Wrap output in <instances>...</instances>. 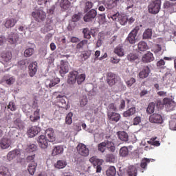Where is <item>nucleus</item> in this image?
<instances>
[{
	"label": "nucleus",
	"mask_w": 176,
	"mask_h": 176,
	"mask_svg": "<svg viewBox=\"0 0 176 176\" xmlns=\"http://www.w3.org/2000/svg\"><path fill=\"white\" fill-rule=\"evenodd\" d=\"M67 166V162L64 160H58L57 163L55 164V167L56 168H64Z\"/></svg>",
	"instance_id": "49"
},
{
	"label": "nucleus",
	"mask_w": 176,
	"mask_h": 176,
	"mask_svg": "<svg viewBox=\"0 0 176 176\" xmlns=\"http://www.w3.org/2000/svg\"><path fill=\"white\" fill-rule=\"evenodd\" d=\"M32 16L35 21H37V23H42V21H45V19H46V12L42 10H36L32 13Z\"/></svg>",
	"instance_id": "3"
},
{
	"label": "nucleus",
	"mask_w": 176,
	"mask_h": 176,
	"mask_svg": "<svg viewBox=\"0 0 176 176\" xmlns=\"http://www.w3.org/2000/svg\"><path fill=\"white\" fill-rule=\"evenodd\" d=\"M98 151L104 153L107 151V142H102L98 144Z\"/></svg>",
	"instance_id": "41"
},
{
	"label": "nucleus",
	"mask_w": 176,
	"mask_h": 176,
	"mask_svg": "<svg viewBox=\"0 0 176 176\" xmlns=\"http://www.w3.org/2000/svg\"><path fill=\"white\" fill-rule=\"evenodd\" d=\"M107 176H115L116 175V168L115 166H110L106 172Z\"/></svg>",
	"instance_id": "44"
},
{
	"label": "nucleus",
	"mask_w": 176,
	"mask_h": 176,
	"mask_svg": "<svg viewBox=\"0 0 176 176\" xmlns=\"http://www.w3.org/2000/svg\"><path fill=\"white\" fill-rule=\"evenodd\" d=\"M8 41L11 45L16 43L19 41V34L17 33H11L8 36Z\"/></svg>",
	"instance_id": "26"
},
{
	"label": "nucleus",
	"mask_w": 176,
	"mask_h": 176,
	"mask_svg": "<svg viewBox=\"0 0 176 176\" xmlns=\"http://www.w3.org/2000/svg\"><path fill=\"white\" fill-rule=\"evenodd\" d=\"M71 2L68 0H62L60 3V8H63V9H67L69 6H70Z\"/></svg>",
	"instance_id": "52"
},
{
	"label": "nucleus",
	"mask_w": 176,
	"mask_h": 176,
	"mask_svg": "<svg viewBox=\"0 0 176 176\" xmlns=\"http://www.w3.org/2000/svg\"><path fill=\"white\" fill-rule=\"evenodd\" d=\"M14 124H15L16 129H19V130H23L24 127L25 126L24 124V122L21 121L20 118H17L14 121Z\"/></svg>",
	"instance_id": "32"
},
{
	"label": "nucleus",
	"mask_w": 176,
	"mask_h": 176,
	"mask_svg": "<svg viewBox=\"0 0 176 176\" xmlns=\"http://www.w3.org/2000/svg\"><path fill=\"white\" fill-rule=\"evenodd\" d=\"M155 102H150L147 107L146 113H148V115L153 113V112H155Z\"/></svg>",
	"instance_id": "42"
},
{
	"label": "nucleus",
	"mask_w": 176,
	"mask_h": 176,
	"mask_svg": "<svg viewBox=\"0 0 176 176\" xmlns=\"http://www.w3.org/2000/svg\"><path fill=\"white\" fill-rule=\"evenodd\" d=\"M85 79H86L85 74H78L76 77V82L78 85H82V83L85 82Z\"/></svg>",
	"instance_id": "40"
},
{
	"label": "nucleus",
	"mask_w": 176,
	"mask_h": 176,
	"mask_svg": "<svg viewBox=\"0 0 176 176\" xmlns=\"http://www.w3.org/2000/svg\"><path fill=\"white\" fill-rule=\"evenodd\" d=\"M149 74H151V69L148 66H144L140 72L138 76L140 79H145L149 76Z\"/></svg>",
	"instance_id": "16"
},
{
	"label": "nucleus",
	"mask_w": 176,
	"mask_h": 176,
	"mask_svg": "<svg viewBox=\"0 0 176 176\" xmlns=\"http://www.w3.org/2000/svg\"><path fill=\"white\" fill-rule=\"evenodd\" d=\"M64 152V147L63 146H54L52 155V156H57V155H61Z\"/></svg>",
	"instance_id": "23"
},
{
	"label": "nucleus",
	"mask_w": 176,
	"mask_h": 176,
	"mask_svg": "<svg viewBox=\"0 0 176 176\" xmlns=\"http://www.w3.org/2000/svg\"><path fill=\"white\" fill-rule=\"evenodd\" d=\"M126 58L131 63H134V61H138L140 58H138V55L134 53H130L127 55Z\"/></svg>",
	"instance_id": "33"
},
{
	"label": "nucleus",
	"mask_w": 176,
	"mask_h": 176,
	"mask_svg": "<svg viewBox=\"0 0 176 176\" xmlns=\"http://www.w3.org/2000/svg\"><path fill=\"white\" fill-rule=\"evenodd\" d=\"M160 8H162V0L151 1L148 6V12L151 14H157L160 12Z\"/></svg>",
	"instance_id": "1"
},
{
	"label": "nucleus",
	"mask_w": 176,
	"mask_h": 176,
	"mask_svg": "<svg viewBox=\"0 0 176 176\" xmlns=\"http://www.w3.org/2000/svg\"><path fill=\"white\" fill-rule=\"evenodd\" d=\"M138 47L140 52H145L148 49V44L144 41H140L138 45Z\"/></svg>",
	"instance_id": "38"
},
{
	"label": "nucleus",
	"mask_w": 176,
	"mask_h": 176,
	"mask_svg": "<svg viewBox=\"0 0 176 176\" xmlns=\"http://www.w3.org/2000/svg\"><path fill=\"white\" fill-rule=\"evenodd\" d=\"M72 116H74V113H72V112H70L67 115L65 118L66 124H72Z\"/></svg>",
	"instance_id": "50"
},
{
	"label": "nucleus",
	"mask_w": 176,
	"mask_h": 176,
	"mask_svg": "<svg viewBox=\"0 0 176 176\" xmlns=\"http://www.w3.org/2000/svg\"><path fill=\"white\" fill-rule=\"evenodd\" d=\"M87 45H89V41L82 40L76 45V47L79 50L80 49H83V47H85V46H87Z\"/></svg>",
	"instance_id": "45"
},
{
	"label": "nucleus",
	"mask_w": 176,
	"mask_h": 176,
	"mask_svg": "<svg viewBox=\"0 0 176 176\" xmlns=\"http://www.w3.org/2000/svg\"><path fill=\"white\" fill-rule=\"evenodd\" d=\"M69 71V67L68 66V62L64 60L60 61V66L59 69V73L61 76H64L65 74H68Z\"/></svg>",
	"instance_id": "13"
},
{
	"label": "nucleus",
	"mask_w": 176,
	"mask_h": 176,
	"mask_svg": "<svg viewBox=\"0 0 176 176\" xmlns=\"http://www.w3.org/2000/svg\"><path fill=\"white\" fill-rule=\"evenodd\" d=\"M140 31V26H136L128 35L126 42H129L131 45H134L137 41V35Z\"/></svg>",
	"instance_id": "5"
},
{
	"label": "nucleus",
	"mask_w": 176,
	"mask_h": 176,
	"mask_svg": "<svg viewBox=\"0 0 176 176\" xmlns=\"http://www.w3.org/2000/svg\"><path fill=\"white\" fill-rule=\"evenodd\" d=\"M0 176H12V171L6 166H1Z\"/></svg>",
	"instance_id": "24"
},
{
	"label": "nucleus",
	"mask_w": 176,
	"mask_h": 176,
	"mask_svg": "<svg viewBox=\"0 0 176 176\" xmlns=\"http://www.w3.org/2000/svg\"><path fill=\"white\" fill-rule=\"evenodd\" d=\"M78 75H79L78 71L70 72L67 78V83L69 85H75V83H76V78Z\"/></svg>",
	"instance_id": "12"
},
{
	"label": "nucleus",
	"mask_w": 176,
	"mask_h": 176,
	"mask_svg": "<svg viewBox=\"0 0 176 176\" xmlns=\"http://www.w3.org/2000/svg\"><path fill=\"white\" fill-rule=\"evenodd\" d=\"M60 83V78H55L52 80H47L45 82V86L46 87H49L50 89H52V87H54L56 85H58Z\"/></svg>",
	"instance_id": "20"
},
{
	"label": "nucleus",
	"mask_w": 176,
	"mask_h": 176,
	"mask_svg": "<svg viewBox=\"0 0 176 176\" xmlns=\"http://www.w3.org/2000/svg\"><path fill=\"white\" fill-rule=\"evenodd\" d=\"M91 8H93V2L91 1H87L85 3V13H86L87 12H89V10H90V9H91Z\"/></svg>",
	"instance_id": "53"
},
{
	"label": "nucleus",
	"mask_w": 176,
	"mask_h": 176,
	"mask_svg": "<svg viewBox=\"0 0 176 176\" xmlns=\"http://www.w3.org/2000/svg\"><path fill=\"white\" fill-rule=\"evenodd\" d=\"M149 163H151V159L144 158L142 160L140 166L142 168L146 170V167H147L148 164H149Z\"/></svg>",
	"instance_id": "48"
},
{
	"label": "nucleus",
	"mask_w": 176,
	"mask_h": 176,
	"mask_svg": "<svg viewBox=\"0 0 176 176\" xmlns=\"http://www.w3.org/2000/svg\"><path fill=\"white\" fill-rule=\"evenodd\" d=\"M169 128L170 130H176V121H174V120L170 121Z\"/></svg>",
	"instance_id": "59"
},
{
	"label": "nucleus",
	"mask_w": 176,
	"mask_h": 176,
	"mask_svg": "<svg viewBox=\"0 0 176 176\" xmlns=\"http://www.w3.org/2000/svg\"><path fill=\"white\" fill-rule=\"evenodd\" d=\"M76 151L77 153H78L80 156H82V157H87V156L90 155V149L83 143H80L77 145Z\"/></svg>",
	"instance_id": "2"
},
{
	"label": "nucleus",
	"mask_w": 176,
	"mask_h": 176,
	"mask_svg": "<svg viewBox=\"0 0 176 176\" xmlns=\"http://www.w3.org/2000/svg\"><path fill=\"white\" fill-rule=\"evenodd\" d=\"M126 83L129 87H131V86H133V85L135 83V78H131L129 80L126 82Z\"/></svg>",
	"instance_id": "57"
},
{
	"label": "nucleus",
	"mask_w": 176,
	"mask_h": 176,
	"mask_svg": "<svg viewBox=\"0 0 176 176\" xmlns=\"http://www.w3.org/2000/svg\"><path fill=\"white\" fill-rule=\"evenodd\" d=\"M38 166V164L35 162L30 163L28 167V170L29 171V174L30 175H34L35 174V171H36V167Z\"/></svg>",
	"instance_id": "27"
},
{
	"label": "nucleus",
	"mask_w": 176,
	"mask_h": 176,
	"mask_svg": "<svg viewBox=\"0 0 176 176\" xmlns=\"http://www.w3.org/2000/svg\"><path fill=\"white\" fill-rule=\"evenodd\" d=\"M114 53L119 57H123L124 56V50L122 45H118L114 49Z\"/></svg>",
	"instance_id": "30"
},
{
	"label": "nucleus",
	"mask_w": 176,
	"mask_h": 176,
	"mask_svg": "<svg viewBox=\"0 0 176 176\" xmlns=\"http://www.w3.org/2000/svg\"><path fill=\"white\" fill-rule=\"evenodd\" d=\"M107 9H113L116 6V2L113 0H108L104 3Z\"/></svg>",
	"instance_id": "37"
},
{
	"label": "nucleus",
	"mask_w": 176,
	"mask_h": 176,
	"mask_svg": "<svg viewBox=\"0 0 176 176\" xmlns=\"http://www.w3.org/2000/svg\"><path fill=\"white\" fill-rule=\"evenodd\" d=\"M91 54L89 52H85L82 54V58H84V60H87V58H89V57H90Z\"/></svg>",
	"instance_id": "64"
},
{
	"label": "nucleus",
	"mask_w": 176,
	"mask_h": 176,
	"mask_svg": "<svg viewBox=\"0 0 176 176\" xmlns=\"http://www.w3.org/2000/svg\"><path fill=\"white\" fill-rule=\"evenodd\" d=\"M12 145V140L8 138H3L0 140V148L1 149H8Z\"/></svg>",
	"instance_id": "15"
},
{
	"label": "nucleus",
	"mask_w": 176,
	"mask_h": 176,
	"mask_svg": "<svg viewBox=\"0 0 176 176\" xmlns=\"http://www.w3.org/2000/svg\"><path fill=\"white\" fill-rule=\"evenodd\" d=\"M141 123V118L140 117H136L133 120V124L134 126H137Z\"/></svg>",
	"instance_id": "63"
},
{
	"label": "nucleus",
	"mask_w": 176,
	"mask_h": 176,
	"mask_svg": "<svg viewBox=\"0 0 176 176\" xmlns=\"http://www.w3.org/2000/svg\"><path fill=\"white\" fill-rule=\"evenodd\" d=\"M119 79H120V78L107 79V83L109 85H110L112 87V86H114V85L116 84V82L119 80Z\"/></svg>",
	"instance_id": "54"
},
{
	"label": "nucleus",
	"mask_w": 176,
	"mask_h": 176,
	"mask_svg": "<svg viewBox=\"0 0 176 176\" xmlns=\"http://www.w3.org/2000/svg\"><path fill=\"white\" fill-rule=\"evenodd\" d=\"M107 118L110 122H115V123H118L119 120H120V115L119 113H116L115 111H107Z\"/></svg>",
	"instance_id": "11"
},
{
	"label": "nucleus",
	"mask_w": 176,
	"mask_h": 176,
	"mask_svg": "<svg viewBox=\"0 0 176 176\" xmlns=\"http://www.w3.org/2000/svg\"><path fill=\"white\" fill-rule=\"evenodd\" d=\"M65 98H67V97L64 94H59L56 96V101L58 107H60V108H63L67 111L69 109V107H68V104H67Z\"/></svg>",
	"instance_id": "6"
},
{
	"label": "nucleus",
	"mask_w": 176,
	"mask_h": 176,
	"mask_svg": "<svg viewBox=\"0 0 176 176\" xmlns=\"http://www.w3.org/2000/svg\"><path fill=\"white\" fill-rule=\"evenodd\" d=\"M39 112H41V110L39 109H37L32 115L30 116V120L31 122H36L37 120H39L41 119V115L39 114Z\"/></svg>",
	"instance_id": "28"
},
{
	"label": "nucleus",
	"mask_w": 176,
	"mask_h": 176,
	"mask_svg": "<svg viewBox=\"0 0 176 176\" xmlns=\"http://www.w3.org/2000/svg\"><path fill=\"white\" fill-rule=\"evenodd\" d=\"M149 122L151 123H157L162 124L163 123V117L158 113H153L149 116Z\"/></svg>",
	"instance_id": "10"
},
{
	"label": "nucleus",
	"mask_w": 176,
	"mask_h": 176,
	"mask_svg": "<svg viewBox=\"0 0 176 176\" xmlns=\"http://www.w3.org/2000/svg\"><path fill=\"white\" fill-rule=\"evenodd\" d=\"M1 58L6 63L12 60V52H3L1 54Z\"/></svg>",
	"instance_id": "36"
},
{
	"label": "nucleus",
	"mask_w": 176,
	"mask_h": 176,
	"mask_svg": "<svg viewBox=\"0 0 176 176\" xmlns=\"http://www.w3.org/2000/svg\"><path fill=\"white\" fill-rule=\"evenodd\" d=\"M82 34L85 39H90L91 38V35H94L91 33V31H90L87 28L83 29Z\"/></svg>",
	"instance_id": "39"
},
{
	"label": "nucleus",
	"mask_w": 176,
	"mask_h": 176,
	"mask_svg": "<svg viewBox=\"0 0 176 176\" xmlns=\"http://www.w3.org/2000/svg\"><path fill=\"white\" fill-rule=\"evenodd\" d=\"M38 144L41 149H46L49 146V139L46 136L41 135L38 138Z\"/></svg>",
	"instance_id": "9"
},
{
	"label": "nucleus",
	"mask_w": 176,
	"mask_h": 176,
	"mask_svg": "<svg viewBox=\"0 0 176 176\" xmlns=\"http://www.w3.org/2000/svg\"><path fill=\"white\" fill-rule=\"evenodd\" d=\"M8 109H10L12 111H16V104H14V102H10L8 106Z\"/></svg>",
	"instance_id": "58"
},
{
	"label": "nucleus",
	"mask_w": 176,
	"mask_h": 176,
	"mask_svg": "<svg viewBox=\"0 0 176 176\" xmlns=\"http://www.w3.org/2000/svg\"><path fill=\"white\" fill-rule=\"evenodd\" d=\"M37 146H36V144H32L28 146V150L30 151V152H35V151H36L37 149Z\"/></svg>",
	"instance_id": "55"
},
{
	"label": "nucleus",
	"mask_w": 176,
	"mask_h": 176,
	"mask_svg": "<svg viewBox=\"0 0 176 176\" xmlns=\"http://www.w3.org/2000/svg\"><path fill=\"white\" fill-rule=\"evenodd\" d=\"M107 148L109 152H111V153H113L116 151V146H115V143L113 142H109L107 141Z\"/></svg>",
	"instance_id": "31"
},
{
	"label": "nucleus",
	"mask_w": 176,
	"mask_h": 176,
	"mask_svg": "<svg viewBox=\"0 0 176 176\" xmlns=\"http://www.w3.org/2000/svg\"><path fill=\"white\" fill-rule=\"evenodd\" d=\"M164 101L166 103L167 108H169L170 111H173V109L175 108L176 103L174 101L170 100V99L168 98H165Z\"/></svg>",
	"instance_id": "29"
},
{
	"label": "nucleus",
	"mask_w": 176,
	"mask_h": 176,
	"mask_svg": "<svg viewBox=\"0 0 176 176\" xmlns=\"http://www.w3.org/2000/svg\"><path fill=\"white\" fill-rule=\"evenodd\" d=\"M19 155H20V151L19 150H13L8 153L7 159L10 162L11 160H13V159H16V157L19 156Z\"/></svg>",
	"instance_id": "25"
},
{
	"label": "nucleus",
	"mask_w": 176,
	"mask_h": 176,
	"mask_svg": "<svg viewBox=\"0 0 176 176\" xmlns=\"http://www.w3.org/2000/svg\"><path fill=\"white\" fill-rule=\"evenodd\" d=\"M34 53V48H28L24 52V56L25 57H31L32 54Z\"/></svg>",
	"instance_id": "51"
},
{
	"label": "nucleus",
	"mask_w": 176,
	"mask_h": 176,
	"mask_svg": "<svg viewBox=\"0 0 176 176\" xmlns=\"http://www.w3.org/2000/svg\"><path fill=\"white\" fill-rule=\"evenodd\" d=\"M118 138L121 141H129V135H127V133L124 131L118 132Z\"/></svg>",
	"instance_id": "35"
},
{
	"label": "nucleus",
	"mask_w": 176,
	"mask_h": 176,
	"mask_svg": "<svg viewBox=\"0 0 176 176\" xmlns=\"http://www.w3.org/2000/svg\"><path fill=\"white\" fill-rule=\"evenodd\" d=\"M110 17L113 21H118L121 25H126L127 24V17L120 14L119 12L111 15Z\"/></svg>",
	"instance_id": "7"
},
{
	"label": "nucleus",
	"mask_w": 176,
	"mask_h": 176,
	"mask_svg": "<svg viewBox=\"0 0 176 176\" xmlns=\"http://www.w3.org/2000/svg\"><path fill=\"white\" fill-rule=\"evenodd\" d=\"M34 159H35V155H28L27 157V162L28 163H32L33 162H35V161H34Z\"/></svg>",
	"instance_id": "62"
},
{
	"label": "nucleus",
	"mask_w": 176,
	"mask_h": 176,
	"mask_svg": "<svg viewBox=\"0 0 176 176\" xmlns=\"http://www.w3.org/2000/svg\"><path fill=\"white\" fill-rule=\"evenodd\" d=\"M135 113V107H132L124 112L123 115L125 118H128V116H131Z\"/></svg>",
	"instance_id": "47"
},
{
	"label": "nucleus",
	"mask_w": 176,
	"mask_h": 176,
	"mask_svg": "<svg viewBox=\"0 0 176 176\" xmlns=\"http://www.w3.org/2000/svg\"><path fill=\"white\" fill-rule=\"evenodd\" d=\"M105 160L109 163H115L116 162V157L112 153H109L106 155Z\"/></svg>",
	"instance_id": "34"
},
{
	"label": "nucleus",
	"mask_w": 176,
	"mask_h": 176,
	"mask_svg": "<svg viewBox=\"0 0 176 176\" xmlns=\"http://www.w3.org/2000/svg\"><path fill=\"white\" fill-rule=\"evenodd\" d=\"M29 75L32 78L35 76L38 71V63L36 61L31 63L28 66Z\"/></svg>",
	"instance_id": "14"
},
{
	"label": "nucleus",
	"mask_w": 176,
	"mask_h": 176,
	"mask_svg": "<svg viewBox=\"0 0 176 176\" xmlns=\"http://www.w3.org/2000/svg\"><path fill=\"white\" fill-rule=\"evenodd\" d=\"M152 38V29H146L143 33V39H151Z\"/></svg>",
	"instance_id": "43"
},
{
	"label": "nucleus",
	"mask_w": 176,
	"mask_h": 176,
	"mask_svg": "<svg viewBox=\"0 0 176 176\" xmlns=\"http://www.w3.org/2000/svg\"><path fill=\"white\" fill-rule=\"evenodd\" d=\"M129 155V148L126 146H122L120 149V155L122 157H126Z\"/></svg>",
	"instance_id": "46"
},
{
	"label": "nucleus",
	"mask_w": 176,
	"mask_h": 176,
	"mask_svg": "<svg viewBox=\"0 0 176 176\" xmlns=\"http://www.w3.org/2000/svg\"><path fill=\"white\" fill-rule=\"evenodd\" d=\"M90 163L93 164L94 167H96V173H100L102 170V164L104 163V160L98 159L96 156H93L89 159Z\"/></svg>",
	"instance_id": "4"
},
{
	"label": "nucleus",
	"mask_w": 176,
	"mask_h": 176,
	"mask_svg": "<svg viewBox=\"0 0 176 176\" xmlns=\"http://www.w3.org/2000/svg\"><path fill=\"white\" fill-rule=\"evenodd\" d=\"M17 21H19V19L14 18H9L6 19L4 25L6 28H12L14 27L16 24H17Z\"/></svg>",
	"instance_id": "18"
},
{
	"label": "nucleus",
	"mask_w": 176,
	"mask_h": 176,
	"mask_svg": "<svg viewBox=\"0 0 176 176\" xmlns=\"http://www.w3.org/2000/svg\"><path fill=\"white\" fill-rule=\"evenodd\" d=\"M126 174L128 176H137L138 175L137 168L133 165L129 166L127 168Z\"/></svg>",
	"instance_id": "22"
},
{
	"label": "nucleus",
	"mask_w": 176,
	"mask_h": 176,
	"mask_svg": "<svg viewBox=\"0 0 176 176\" xmlns=\"http://www.w3.org/2000/svg\"><path fill=\"white\" fill-rule=\"evenodd\" d=\"M41 131V129L38 126H32L28 130V135L30 137V138H32L33 137H35V135H37V134Z\"/></svg>",
	"instance_id": "17"
},
{
	"label": "nucleus",
	"mask_w": 176,
	"mask_h": 176,
	"mask_svg": "<svg viewBox=\"0 0 176 176\" xmlns=\"http://www.w3.org/2000/svg\"><path fill=\"white\" fill-rule=\"evenodd\" d=\"M46 138H48L49 142H53L54 141V131L52 128H48L45 133L44 135Z\"/></svg>",
	"instance_id": "19"
},
{
	"label": "nucleus",
	"mask_w": 176,
	"mask_h": 176,
	"mask_svg": "<svg viewBox=\"0 0 176 176\" xmlns=\"http://www.w3.org/2000/svg\"><path fill=\"white\" fill-rule=\"evenodd\" d=\"M80 19V14H75L74 15H73L72 16V21L74 22V23H76L78 21H79Z\"/></svg>",
	"instance_id": "60"
},
{
	"label": "nucleus",
	"mask_w": 176,
	"mask_h": 176,
	"mask_svg": "<svg viewBox=\"0 0 176 176\" xmlns=\"http://www.w3.org/2000/svg\"><path fill=\"white\" fill-rule=\"evenodd\" d=\"M97 16V10L95 9H91L89 11H87L84 16V21L86 23H89L90 21H93L94 19Z\"/></svg>",
	"instance_id": "8"
},
{
	"label": "nucleus",
	"mask_w": 176,
	"mask_h": 176,
	"mask_svg": "<svg viewBox=\"0 0 176 176\" xmlns=\"http://www.w3.org/2000/svg\"><path fill=\"white\" fill-rule=\"evenodd\" d=\"M153 60H155V57H153V54L151 52H148L142 56L143 63H151Z\"/></svg>",
	"instance_id": "21"
},
{
	"label": "nucleus",
	"mask_w": 176,
	"mask_h": 176,
	"mask_svg": "<svg viewBox=\"0 0 176 176\" xmlns=\"http://www.w3.org/2000/svg\"><path fill=\"white\" fill-rule=\"evenodd\" d=\"M87 104V97H84L83 98H82L80 101V105L82 108H83V107H85Z\"/></svg>",
	"instance_id": "56"
},
{
	"label": "nucleus",
	"mask_w": 176,
	"mask_h": 176,
	"mask_svg": "<svg viewBox=\"0 0 176 176\" xmlns=\"http://www.w3.org/2000/svg\"><path fill=\"white\" fill-rule=\"evenodd\" d=\"M120 61V59L118 58L116 56L111 58V63L112 64H118Z\"/></svg>",
	"instance_id": "61"
}]
</instances>
